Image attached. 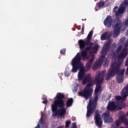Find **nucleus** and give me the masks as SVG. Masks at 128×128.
<instances>
[{"instance_id": "4be33fe9", "label": "nucleus", "mask_w": 128, "mask_h": 128, "mask_svg": "<svg viewBox=\"0 0 128 128\" xmlns=\"http://www.w3.org/2000/svg\"><path fill=\"white\" fill-rule=\"evenodd\" d=\"M72 104H74V99L72 98H68L66 102V108L72 106Z\"/></svg>"}, {"instance_id": "2f4dec72", "label": "nucleus", "mask_w": 128, "mask_h": 128, "mask_svg": "<svg viewBox=\"0 0 128 128\" xmlns=\"http://www.w3.org/2000/svg\"><path fill=\"white\" fill-rule=\"evenodd\" d=\"M64 76H70V72L68 71V70H66L64 72Z\"/></svg>"}, {"instance_id": "f03ea898", "label": "nucleus", "mask_w": 128, "mask_h": 128, "mask_svg": "<svg viewBox=\"0 0 128 128\" xmlns=\"http://www.w3.org/2000/svg\"><path fill=\"white\" fill-rule=\"evenodd\" d=\"M126 6H128L124 4V3H122L118 10L116 12V20L114 26V32L113 33V38H118V36H120L122 28L126 30L128 27V19H126L124 22H123L122 24V20L120 19L122 18V14H124Z\"/></svg>"}, {"instance_id": "cd10ccee", "label": "nucleus", "mask_w": 128, "mask_h": 128, "mask_svg": "<svg viewBox=\"0 0 128 128\" xmlns=\"http://www.w3.org/2000/svg\"><path fill=\"white\" fill-rule=\"evenodd\" d=\"M124 116L122 115V116H120L119 118V120L121 122V123L122 124V122L124 121V120L126 119Z\"/></svg>"}, {"instance_id": "a18cd8bd", "label": "nucleus", "mask_w": 128, "mask_h": 128, "mask_svg": "<svg viewBox=\"0 0 128 128\" xmlns=\"http://www.w3.org/2000/svg\"><path fill=\"white\" fill-rule=\"evenodd\" d=\"M114 8H115L116 10V8H118V6H116L114 7Z\"/></svg>"}, {"instance_id": "a19ab883", "label": "nucleus", "mask_w": 128, "mask_h": 128, "mask_svg": "<svg viewBox=\"0 0 128 128\" xmlns=\"http://www.w3.org/2000/svg\"><path fill=\"white\" fill-rule=\"evenodd\" d=\"M40 124H44V120L42 119H40Z\"/></svg>"}, {"instance_id": "72a5a7b5", "label": "nucleus", "mask_w": 128, "mask_h": 128, "mask_svg": "<svg viewBox=\"0 0 128 128\" xmlns=\"http://www.w3.org/2000/svg\"><path fill=\"white\" fill-rule=\"evenodd\" d=\"M122 124H124L126 126H128V119H126L124 121L122 122Z\"/></svg>"}, {"instance_id": "e433bc0d", "label": "nucleus", "mask_w": 128, "mask_h": 128, "mask_svg": "<svg viewBox=\"0 0 128 128\" xmlns=\"http://www.w3.org/2000/svg\"><path fill=\"white\" fill-rule=\"evenodd\" d=\"M76 124V122H73L72 124V126L71 128H77Z\"/></svg>"}, {"instance_id": "f3484780", "label": "nucleus", "mask_w": 128, "mask_h": 128, "mask_svg": "<svg viewBox=\"0 0 128 128\" xmlns=\"http://www.w3.org/2000/svg\"><path fill=\"white\" fill-rule=\"evenodd\" d=\"M106 70H104L101 72L100 73H99L97 76L96 78V80H98L101 82H104V76H106Z\"/></svg>"}, {"instance_id": "ea45409f", "label": "nucleus", "mask_w": 128, "mask_h": 128, "mask_svg": "<svg viewBox=\"0 0 128 128\" xmlns=\"http://www.w3.org/2000/svg\"><path fill=\"white\" fill-rule=\"evenodd\" d=\"M110 98H112V94H108V98H107L108 100H110Z\"/></svg>"}, {"instance_id": "4c0bfd02", "label": "nucleus", "mask_w": 128, "mask_h": 128, "mask_svg": "<svg viewBox=\"0 0 128 128\" xmlns=\"http://www.w3.org/2000/svg\"><path fill=\"white\" fill-rule=\"evenodd\" d=\"M123 4H124L125 6H128V0H124L123 2Z\"/></svg>"}, {"instance_id": "ddd939ff", "label": "nucleus", "mask_w": 128, "mask_h": 128, "mask_svg": "<svg viewBox=\"0 0 128 128\" xmlns=\"http://www.w3.org/2000/svg\"><path fill=\"white\" fill-rule=\"evenodd\" d=\"M118 107L120 109V106L118 105V104H116V102L112 101V102H109L108 103V105L107 106V110H110V112H114V110H116V109Z\"/></svg>"}, {"instance_id": "7ed1b4c3", "label": "nucleus", "mask_w": 128, "mask_h": 128, "mask_svg": "<svg viewBox=\"0 0 128 128\" xmlns=\"http://www.w3.org/2000/svg\"><path fill=\"white\" fill-rule=\"evenodd\" d=\"M120 64L119 62V64H118L116 61L112 62L110 68L108 70L107 74L105 77V80H110L111 78L116 76V74L117 82L118 84H121L124 81V74L126 69H122L120 71Z\"/></svg>"}, {"instance_id": "37998d69", "label": "nucleus", "mask_w": 128, "mask_h": 128, "mask_svg": "<svg viewBox=\"0 0 128 128\" xmlns=\"http://www.w3.org/2000/svg\"><path fill=\"white\" fill-rule=\"evenodd\" d=\"M35 128H40V123H38L37 126H36Z\"/></svg>"}, {"instance_id": "6ab92c4d", "label": "nucleus", "mask_w": 128, "mask_h": 128, "mask_svg": "<svg viewBox=\"0 0 128 128\" xmlns=\"http://www.w3.org/2000/svg\"><path fill=\"white\" fill-rule=\"evenodd\" d=\"M102 62H104V60H100V61H96L94 64L93 65L92 70H96L98 68H100V66Z\"/></svg>"}, {"instance_id": "4468645a", "label": "nucleus", "mask_w": 128, "mask_h": 128, "mask_svg": "<svg viewBox=\"0 0 128 128\" xmlns=\"http://www.w3.org/2000/svg\"><path fill=\"white\" fill-rule=\"evenodd\" d=\"M102 117L104 119V122H106L107 124L112 122L114 120V119L110 114V113L108 112L102 114Z\"/></svg>"}, {"instance_id": "c9c22d12", "label": "nucleus", "mask_w": 128, "mask_h": 128, "mask_svg": "<svg viewBox=\"0 0 128 128\" xmlns=\"http://www.w3.org/2000/svg\"><path fill=\"white\" fill-rule=\"evenodd\" d=\"M78 86H74V88H73L72 90L74 92H78Z\"/></svg>"}, {"instance_id": "f257e3e1", "label": "nucleus", "mask_w": 128, "mask_h": 128, "mask_svg": "<svg viewBox=\"0 0 128 128\" xmlns=\"http://www.w3.org/2000/svg\"><path fill=\"white\" fill-rule=\"evenodd\" d=\"M56 100L54 101V104L52 105V112H53V116H59L62 118H64L66 113V109L64 108L66 104H64V94L58 92L56 95Z\"/></svg>"}, {"instance_id": "c03bdc74", "label": "nucleus", "mask_w": 128, "mask_h": 128, "mask_svg": "<svg viewBox=\"0 0 128 128\" xmlns=\"http://www.w3.org/2000/svg\"><path fill=\"white\" fill-rule=\"evenodd\" d=\"M126 36H128V29L126 33Z\"/></svg>"}, {"instance_id": "49530a36", "label": "nucleus", "mask_w": 128, "mask_h": 128, "mask_svg": "<svg viewBox=\"0 0 128 128\" xmlns=\"http://www.w3.org/2000/svg\"><path fill=\"white\" fill-rule=\"evenodd\" d=\"M120 128H124V127H120Z\"/></svg>"}, {"instance_id": "0eeeda50", "label": "nucleus", "mask_w": 128, "mask_h": 128, "mask_svg": "<svg viewBox=\"0 0 128 128\" xmlns=\"http://www.w3.org/2000/svg\"><path fill=\"white\" fill-rule=\"evenodd\" d=\"M71 64L72 66V72H76L78 70H80L78 74L84 75V74H86V69L84 67H82L84 66V64L82 62H80V60H78L76 62L72 61Z\"/></svg>"}, {"instance_id": "7c9ffc66", "label": "nucleus", "mask_w": 128, "mask_h": 128, "mask_svg": "<svg viewBox=\"0 0 128 128\" xmlns=\"http://www.w3.org/2000/svg\"><path fill=\"white\" fill-rule=\"evenodd\" d=\"M70 124H72V122H70V120H66V128H68V126H70Z\"/></svg>"}, {"instance_id": "a878e982", "label": "nucleus", "mask_w": 128, "mask_h": 128, "mask_svg": "<svg viewBox=\"0 0 128 128\" xmlns=\"http://www.w3.org/2000/svg\"><path fill=\"white\" fill-rule=\"evenodd\" d=\"M126 37H122L119 42V44H124V42H126Z\"/></svg>"}, {"instance_id": "423d86ee", "label": "nucleus", "mask_w": 128, "mask_h": 128, "mask_svg": "<svg viewBox=\"0 0 128 128\" xmlns=\"http://www.w3.org/2000/svg\"><path fill=\"white\" fill-rule=\"evenodd\" d=\"M86 87L83 90H81L79 93V96H82L84 98L85 100H88L91 98L92 96V92H94V90L92 89V82H88Z\"/></svg>"}, {"instance_id": "20e7f679", "label": "nucleus", "mask_w": 128, "mask_h": 128, "mask_svg": "<svg viewBox=\"0 0 128 128\" xmlns=\"http://www.w3.org/2000/svg\"><path fill=\"white\" fill-rule=\"evenodd\" d=\"M96 80L97 84H96V88L94 90L95 96L94 99L90 98L89 100L86 114L87 118H90L94 114V112L96 110V106H98V94H100V92H102V81H100L98 79H96Z\"/></svg>"}, {"instance_id": "aec40b11", "label": "nucleus", "mask_w": 128, "mask_h": 128, "mask_svg": "<svg viewBox=\"0 0 128 128\" xmlns=\"http://www.w3.org/2000/svg\"><path fill=\"white\" fill-rule=\"evenodd\" d=\"M110 38L109 32H106L100 36L101 40H108Z\"/></svg>"}, {"instance_id": "473e14b6", "label": "nucleus", "mask_w": 128, "mask_h": 128, "mask_svg": "<svg viewBox=\"0 0 128 128\" xmlns=\"http://www.w3.org/2000/svg\"><path fill=\"white\" fill-rule=\"evenodd\" d=\"M66 50L65 48L61 50L60 52L62 54H64H64H66Z\"/></svg>"}, {"instance_id": "5701e85b", "label": "nucleus", "mask_w": 128, "mask_h": 128, "mask_svg": "<svg viewBox=\"0 0 128 128\" xmlns=\"http://www.w3.org/2000/svg\"><path fill=\"white\" fill-rule=\"evenodd\" d=\"M91 50H92V52L94 54H96V52L98 50V44H94L93 47H92Z\"/></svg>"}, {"instance_id": "393cba45", "label": "nucleus", "mask_w": 128, "mask_h": 128, "mask_svg": "<svg viewBox=\"0 0 128 128\" xmlns=\"http://www.w3.org/2000/svg\"><path fill=\"white\" fill-rule=\"evenodd\" d=\"M106 52H108V50L102 49L101 52V56L102 58H104V56H106Z\"/></svg>"}, {"instance_id": "412c9836", "label": "nucleus", "mask_w": 128, "mask_h": 128, "mask_svg": "<svg viewBox=\"0 0 128 128\" xmlns=\"http://www.w3.org/2000/svg\"><path fill=\"white\" fill-rule=\"evenodd\" d=\"M108 2V0H101L98 2V8H102Z\"/></svg>"}, {"instance_id": "39448f33", "label": "nucleus", "mask_w": 128, "mask_h": 128, "mask_svg": "<svg viewBox=\"0 0 128 128\" xmlns=\"http://www.w3.org/2000/svg\"><path fill=\"white\" fill-rule=\"evenodd\" d=\"M121 95L122 96H115V101L117 104V106H120V110L124 108L126 106V104L124 102H126V100L128 96V84L122 90Z\"/></svg>"}, {"instance_id": "a211bd4d", "label": "nucleus", "mask_w": 128, "mask_h": 128, "mask_svg": "<svg viewBox=\"0 0 128 128\" xmlns=\"http://www.w3.org/2000/svg\"><path fill=\"white\" fill-rule=\"evenodd\" d=\"M94 30H92L90 32L89 34H88L86 37V44H90L91 46H92V44L94 45V44L90 42L92 40V38Z\"/></svg>"}, {"instance_id": "9b49d317", "label": "nucleus", "mask_w": 128, "mask_h": 128, "mask_svg": "<svg viewBox=\"0 0 128 128\" xmlns=\"http://www.w3.org/2000/svg\"><path fill=\"white\" fill-rule=\"evenodd\" d=\"M128 48H124L121 52L119 54L118 56V64H122V61L120 60H124L126 58V56H128Z\"/></svg>"}, {"instance_id": "9d476101", "label": "nucleus", "mask_w": 128, "mask_h": 128, "mask_svg": "<svg viewBox=\"0 0 128 128\" xmlns=\"http://www.w3.org/2000/svg\"><path fill=\"white\" fill-rule=\"evenodd\" d=\"M94 118L96 126L98 128H102V116H100V114L98 112H95Z\"/></svg>"}, {"instance_id": "c85d7f7f", "label": "nucleus", "mask_w": 128, "mask_h": 128, "mask_svg": "<svg viewBox=\"0 0 128 128\" xmlns=\"http://www.w3.org/2000/svg\"><path fill=\"white\" fill-rule=\"evenodd\" d=\"M122 46H119L116 50V52L117 54H120V50H122Z\"/></svg>"}, {"instance_id": "bb28decb", "label": "nucleus", "mask_w": 128, "mask_h": 128, "mask_svg": "<svg viewBox=\"0 0 128 128\" xmlns=\"http://www.w3.org/2000/svg\"><path fill=\"white\" fill-rule=\"evenodd\" d=\"M84 76V74H80V73H78V80L79 82H80V80H82Z\"/></svg>"}, {"instance_id": "f704fd0d", "label": "nucleus", "mask_w": 128, "mask_h": 128, "mask_svg": "<svg viewBox=\"0 0 128 128\" xmlns=\"http://www.w3.org/2000/svg\"><path fill=\"white\" fill-rule=\"evenodd\" d=\"M44 98V100L42 101V103L43 104H48V99H46V98Z\"/></svg>"}, {"instance_id": "6e6552de", "label": "nucleus", "mask_w": 128, "mask_h": 128, "mask_svg": "<svg viewBox=\"0 0 128 128\" xmlns=\"http://www.w3.org/2000/svg\"><path fill=\"white\" fill-rule=\"evenodd\" d=\"M88 50L84 49L80 53L78 52L75 56V57L72 59V62H76L78 60H80V62H82V60H88Z\"/></svg>"}, {"instance_id": "2eb2a0df", "label": "nucleus", "mask_w": 128, "mask_h": 128, "mask_svg": "<svg viewBox=\"0 0 128 128\" xmlns=\"http://www.w3.org/2000/svg\"><path fill=\"white\" fill-rule=\"evenodd\" d=\"M90 56V59L86 64V68L88 70H90V68H92V64H94V54L91 53Z\"/></svg>"}, {"instance_id": "b1692460", "label": "nucleus", "mask_w": 128, "mask_h": 128, "mask_svg": "<svg viewBox=\"0 0 128 128\" xmlns=\"http://www.w3.org/2000/svg\"><path fill=\"white\" fill-rule=\"evenodd\" d=\"M110 42H106L104 46L103 50L108 52V49L110 48Z\"/></svg>"}, {"instance_id": "c756f323", "label": "nucleus", "mask_w": 128, "mask_h": 128, "mask_svg": "<svg viewBox=\"0 0 128 128\" xmlns=\"http://www.w3.org/2000/svg\"><path fill=\"white\" fill-rule=\"evenodd\" d=\"M115 124H116V126L118 128L120 126V124H122V122H120V120L119 119L116 121Z\"/></svg>"}, {"instance_id": "58836bf2", "label": "nucleus", "mask_w": 128, "mask_h": 128, "mask_svg": "<svg viewBox=\"0 0 128 128\" xmlns=\"http://www.w3.org/2000/svg\"><path fill=\"white\" fill-rule=\"evenodd\" d=\"M128 38L127 39V40L125 43L124 48H128Z\"/></svg>"}, {"instance_id": "79ce46f5", "label": "nucleus", "mask_w": 128, "mask_h": 128, "mask_svg": "<svg viewBox=\"0 0 128 128\" xmlns=\"http://www.w3.org/2000/svg\"><path fill=\"white\" fill-rule=\"evenodd\" d=\"M82 32H84V24L82 26Z\"/></svg>"}, {"instance_id": "dca6fc26", "label": "nucleus", "mask_w": 128, "mask_h": 128, "mask_svg": "<svg viewBox=\"0 0 128 128\" xmlns=\"http://www.w3.org/2000/svg\"><path fill=\"white\" fill-rule=\"evenodd\" d=\"M88 82H92V75L90 74H87L84 77L82 80V84H86Z\"/></svg>"}, {"instance_id": "f8f14e48", "label": "nucleus", "mask_w": 128, "mask_h": 128, "mask_svg": "<svg viewBox=\"0 0 128 128\" xmlns=\"http://www.w3.org/2000/svg\"><path fill=\"white\" fill-rule=\"evenodd\" d=\"M113 22L114 18H112V17L111 16L108 15L104 20V26H105L106 28H110Z\"/></svg>"}, {"instance_id": "1a4fd4ad", "label": "nucleus", "mask_w": 128, "mask_h": 128, "mask_svg": "<svg viewBox=\"0 0 128 128\" xmlns=\"http://www.w3.org/2000/svg\"><path fill=\"white\" fill-rule=\"evenodd\" d=\"M79 46L80 50H83V48H84L86 50H92V48L94 46V44L91 45L90 43H88V44H86V40L84 41L83 40H80L78 41ZM86 46H87L86 47Z\"/></svg>"}]
</instances>
